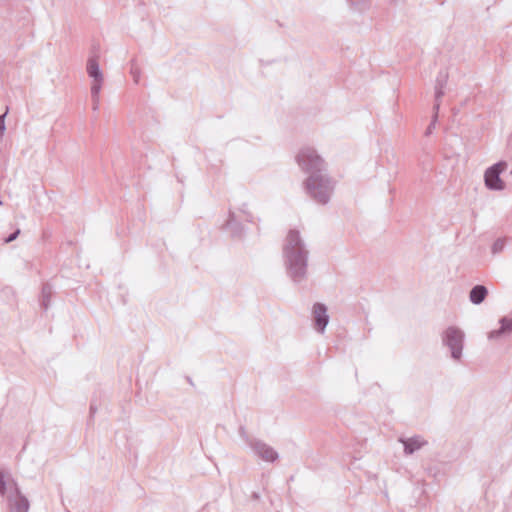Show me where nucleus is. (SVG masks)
<instances>
[{"label": "nucleus", "mask_w": 512, "mask_h": 512, "mask_svg": "<svg viewBox=\"0 0 512 512\" xmlns=\"http://www.w3.org/2000/svg\"><path fill=\"white\" fill-rule=\"evenodd\" d=\"M505 245H506V239H504V238L496 239L491 248L492 253L493 254L501 253L504 250Z\"/></svg>", "instance_id": "nucleus-15"}, {"label": "nucleus", "mask_w": 512, "mask_h": 512, "mask_svg": "<svg viewBox=\"0 0 512 512\" xmlns=\"http://www.w3.org/2000/svg\"><path fill=\"white\" fill-rule=\"evenodd\" d=\"M0 205H2V201L0 200Z\"/></svg>", "instance_id": "nucleus-20"}, {"label": "nucleus", "mask_w": 512, "mask_h": 512, "mask_svg": "<svg viewBox=\"0 0 512 512\" xmlns=\"http://www.w3.org/2000/svg\"><path fill=\"white\" fill-rule=\"evenodd\" d=\"M512 334V319L502 317L499 320V327L491 330L488 333L489 340H500Z\"/></svg>", "instance_id": "nucleus-10"}, {"label": "nucleus", "mask_w": 512, "mask_h": 512, "mask_svg": "<svg viewBox=\"0 0 512 512\" xmlns=\"http://www.w3.org/2000/svg\"><path fill=\"white\" fill-rule=\"evenodd\" d=\"M237 219H242L241 216H236L234 213L231 214L230 219L227 222V226L229 229L233 230L234 226L237 223Z\"/></svg>", "instance_id": "nucleus-17"}, {"label": "nucleus", "mask_w": 512, "mask_h": 512, "mask_svg": "<svg viewBox=\"0 0 512 512\" xmlns=\"http://www.w3.org/2000/svg\"><path fill=\"white\" fill-rule=\"evenodd\" d=\"M246 443L250 447L255 456L266 462H274L278 459L277 451L266 444L265 442L257 439L246 438Z\"/></svg>", "instance_id": "nucleus-8"}, {"label": "nucleus", "mask_w": 512, "mask_h": 512, "mask_svg": "<svg viewBox=\"0 0 512 512\" xmlns=\"http://www.w3.org/2000/svg\"><path fill=\"white\" fill-rule=\"evenodd\" d=\"M311 315L314 329L318 333L323 334L330 318L326 305L322 303H315L312 306Z\"/></svg>", "instance_id": "nucleus-9"}, {"label": "nucleus", "mask_w": 512, "mask_h": 512, "mask_svg": "<svg viewBox=\"0 0 512 512\" xmlns=\"http://www.w3.org/2000/svg\"><path fill=\"white\" fill-rule=\"evenodd\" d=\"M0 496L7 512H28L30 502L11 473L0 470Z\"/></svg>", "instance_id": "nucleus-2"}, {"label": "nucleus", "mask_w": 512, "mask_h": 512, "mask_svg": "<svg viewBox=\"0 0 512 512\" xmlns=\"http://www.w3.org/2000/svg\"><path fill=\"white\" fill-rule=\"evenodd\" d=\"M465 334L456 326H449L442 335L444 346L450 351L451 358L460 362L463 355Z\"/></svg>", "instance_id": "nucleus-6"}, {"label": "nucleus", "mask_w": 512, "mask_h": 512, "mask_svg": "<svg viewBox=\"0 0 512 512\" xmlns=\"http://www.w3.org/2000/svg\"><path fill=\"white\" fill-rule=\"evenodd\" d=\"M130 74L135 84H139L141 80V69L136 63H132L130 67Z\"/></svg>", "instance_id": "nucleus-16"}, {"label": "nucleus", "mask_w": 512, "mask_h": 512, "mask_svg": "<svg viewBox=\"0 0 512 512\" xmlns=\"http://www.w3.org/2000/svg\"><path fill=\"white\" fill-rule=\"evenodd\" d=\"M295 161L299 168L309 175L326 170L325 160L312 146L301 147L295 155Z\"/></svg>", "instance_id": "nucleus-4"}, {"label": "nucleus", "mask_w": 512, "mask_h": 512, "mask_svg": "<svg viewBox=\"0 0 512 512\" xmlns=\"http://www.w3.org/2000/svg\"><path fill=\"white\" fill-rule=\"evenodd\" d=\"M437 112H438V110H435V115L433 117L432 123L429 125V127L427 128V131H426L427 135L431 134L432 130L434 129V125L437 120Z\"/></svg>", "instance_id": "nucleus-18"}, {"label": "nucleus", "mask_w": 512, "mask_h": 512, "mask_svg": "<svg viewBox=\"0 0 512 512\" xmlns=\"http://www.w3.org/2000/svg\"><path fill=\"white\" fill-rule=\"evenodd\" d=\"M507 168L505 161H500L490 167L484 172V183L487 189L492 191H502L505 189L506 184L501 179L500 175Z\"/></svg>", "instance_id": "nucleus-7"}, {"label": "nucleus", "mask_w": 512, "mask_h": 512, "mask_svg": "<svg viewBox=\"0 0 512 512\" xmlns=\"http://www.w3.org/2000/svg\"><path fill=\"white\" fill-rule=\"evenodd\" d=\"M446 81H447V74L440 73L437 77L436 85H435L436 104L434 106V110H439L440 99L444 95V87H445Z\"/></svg>", "instance_id": "nucleus-13"}, {"label": "nucleus", "mask_w": 512, "mask_h": 512, "mask_svg": "<svg viewBox=\"0 0 512 512\" xmlns=\"http://www.w3.org/2000/svg\"><path fill=\"white\" fill-rule=\"evenodd\" d=\"M401 442L404 445V452L407 455L413 454L427 444V442L420 436L411 437L405 440L401 439Z\"/></svg>", "instance_id": "nucleus-11"}, {"label": "nucleus", "mask_w": 512, "mask_h": 512, "mask_svg": "<svg viewBox=\"0 0 512 512\" xmlns=\"http://www.w3.org/2000/svg\"><path fill=\"white\" fill-rule=\"evenodd\" d=\"M303 185L307 195L323 205L330 201L335 189V181L326 173V170L309 175Z\"/></svg>", "instance_id": "nucleus-3"}, {"label": "nucleus", "mask_w": 512, "mask_h": 512, "mask_svg": "<svg viewBox=\"0 0 512 512\" xmlns=\"http://www.w3.org/2000/svg\"><path fill=\"white\" fill-rule=\"evenodd\" d=\"M86 72L91 79L90 93L92 99V109L94 111H98L100 107L101 91L105 78L96 56H91L88 58L86 64Z\"/></svg>", "instance_id": "nucleus-5"}, {"label": "nucleus", "mask_w": 512, "mask_h": 512, "mask_svg": "<svg viewBox=\"0 0 512 512\" xmlns=\"http://www.w3.org/2000/svg\"><path fill=\"white\" fill-rule=\"evenodd\" d=\"M19 234H20V230L18 229V230H16L14 233H12L11 235H9V236L6 238L5 242H6V243H10V242L14 241V240L18 237V235H19Z\"/></svg>", "instance_id": "nucleus-19"}, {"label": "nucleus", "mask_w": 512, "mask_h": 512, "mask_svg": "<svg viewBox=\"0 0 512 512\" xmlns=\"http://www.w3.org/2000/svg\"><path fill=\"white\" fill-rule=\"evenodd\" d=\"M283 264L288 277L294 283H300L306 278L309 250L300 232L291 229L283 243Z\"/></svg>", "instance_id": "nucleus-1"}, {"label": "nucleus", "mask_w": 512, "mask_h": 512, "mask_svg": "<svg viewBox=\"0 0 512 512\" xmlns=\"http://www.w3.org/2000/svg\"><path fill=\"white\" fill-rule=\"evenodd\" d=\"M351 14L362 15L370 8L371 0H346Z\"/></svg>", "instance_id": "nucleus-12"}, {"label": "nucleus", "mask_w": 512, "mask_h": 512, "mask_svg": "<svg viewBox=\"0 0 512 512\" xmlns=\"http://www.w3.org/2000/svg\"><path fill=\"white\" fill-rule=\"evenodd\" d=\"M487 294H488V290L485 286L476 285L471 289V291L469 293V299L473 304L478 305L484 301Z\"/></svg>", "instance_id": "nucleus-14"}]
</instances>
